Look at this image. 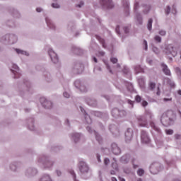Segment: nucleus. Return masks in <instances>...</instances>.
Here are the masks:
<instances>
[{
    "label": "nucleus",
    "mask_w": 181,
    "mask_h": 181,
    "mask_svg": "<svg viewBox=\"0 0 181 181\" xmlns=\"http://www.w3.org/2000/svg\"><path fill=\"white\" fill-rule=\"evenodd\" d=\"M122 4L124 8H126L127 13H129V11H128L129 8V2L128 1V0H123Z\"/></svg>",
    "instance_id": "nucleus-43"
},
{
    "label": "nucleus",
    "mask_w": 181,
    "mask_h": 181,
    "mask_svg": "<svg viewBox=\"0 0 181 181\" xmlns=\"http://www.w3.org/2000/svg\"><path fill=\"white\" fill-rule=\"evenodd\" d=\"M162 169H163V166H162V164L159 163H153L150 166V172L153 175H158Z\"/></svg>",
    "instance_id": "nucleus-8"
},
{
    "label": "nucleus",
    "mask_w": 181,
    "mask_h": 181,
    "mask_svg": "<svg viewBox=\"0 0 181 181\" xmlns=\"http://www.w3.org/2000/svg\"><path fill=\"white\" fill-rule=\"evenodd\" d=\"M111 114L114 118H124V117H127V111L124 110H119L117 107L112 110Z\"/></svg>",
    "instance_id": "nucleus-5"
},
{
    "label": "nucleus",
    "mask_w": 181,
    "mask_h": 181,
    "mask_svg": "<svg viewBox=\"0 0 181 181\" xmlns=\"http://www.w3.org/2000/svg\"><path fill=\"white\" fill-rule=\"evenodd\" d=\"M135 102L131 100H127V103L130 105V108H134V103Z\"/></svg>",
    "instance_id": "nucleus-59"
},
{
    "label": "nucleus",
    "mask_w": 181,
    "mask_h": 181,
    "mask_svg": "<svg viewBox=\"0 0 181 181\" xmlns=\"http://www.w3.org/2000/svg\"><path fill=\"white\" fill-rule=\"evenodd\" d=\"M112 167L115 169V170L118 172L119 168H118V164H117V163H112Z\"/></svg>",
    "instance_id": "nucleus-55"
},
{
    "label": "nucleus",
    "mask_w": 181,
    "mask_h": 181,
    "mask_svg": "<svg viewBox=\"0 0 181 181\" xmlns=\"http://www.w3.org/2000/svg\"><path fill=\"white\" fill-rule=\"evenodd\" d=\"M22 166H23V164L19 160L12 161L9 163L8 167L6 163H4V169H6V170H10V172H13V173H18Z\"/></svg>",
    "instance_id": "nucleus-3"
},
{
    "label": "nucleus",
    "mask_w": 181,
    "mask_h": 181,
    "mask_svg": "<svg viewBox=\"0 0 181 181\" xmlns=\"http://www.w3.org/2000/svg\"><path fill=\"white\" fill-rule=\"evenodd\" d=\"M11 71L14 74V78H19L21 77V70L19 69V66L15 64H11Z\"/></svg>",
    "instance_id": "nucleus-18"
},
{
    "label": "nucleus",
    "mask_w": 181,
    "mask_h": 181,
    "mask_svg": "<svg viewBox=\"0 0 181 181\" xmlns=\"http://www.w3.org/2000/svg\"><path fill=\"white\" fill-rule=\"evenodd\" d=\"M63 149V146H52V151L54 152H59V151Z\"/></svg>",
    "instance_id": "nucleus-46"
},
{
    "label": "nucleus",
    "mask_w": 181,
    "mask_h": 181,
    "mask_svg": "<svg viewBox=\"0 0 181 181\" xmlns=\"http://www.w3.org/2000/svg\"><path fill=\"white\" fill-rule=\"evenodd\" d=\"M45 22L49 29H52V30H56V25L53 23V21L49 18H45Z\"/></svg>",
    "instance_id": "nucleus-26"
},
{
    "label": "nucleus",
    "mask_w": 181,
    "mask_h": 181,
    "mask_svg": "<svg viewBox=\"0 0 181 181\" xmlns=\"http://www.w3.org/2000/svg\"><path fill=\"white\" fill-rule=\"evenodd\" d=\"M91 114L92 115H94L95 117H98L100 118H103V116L104 115L103 112L98 111H92Z\"/></svg>",
    "instance_id": "nucleus-41"
},
{
    "label": "nucleus",
    "mask_w": 181,
    "mask_h": 181,
    "mask_svg": "<svg viewBox=\"0 0 181 181\" xmlns=\"http://www.w3.org/2000/svg\"><path fill=\"white\" fill-rule=\"evenodd\" d=\"M40 102L42 107L46 110H50L53 107V103L50 100H47L46 98H40Z\"/></svg>",
    "instance_id": "nucleus-16"
},
{
    "label": "nucleus",
    "mask_w": 181,
    "mask_h": 181,
    "mask_svg": "<svg viewBox=\"0 0 181 181\" xmlns=\"http://www.w3.org/2000/svg\"><path fill=\"white\" fill-rule=\"evenodd\" d=\"M134 71L136 74H139V73H144V69L141 67V65H136L134 66Z\"/></svg>",
    "instance_id": "nucleus-38"
},
{
    "label": "nucleus",
    "mask_w": 181,
    "mask_h": 181,
    "mask_svg": "<svg viewBox=\"0 0 181 181\" xmlns=\"http://www.w3.org/2000/svg\"><path fill=\"white\" fill-rule=\"evenodd\" d=\"M162 71L165 74V76H172V74L170 73V69H169V67H168V65H166L165 63H161L160 64Z\"/></svg>",
    "instance_id": "nucleus-27"
},
{
    "label": "nucleus",
    "mask_w": 181,
    "mask_h": 181,
    "mask_svg": "<svg viewBox=\"0 0 181 181\" xmlns=\"http://www.w3.org/2000/svg\"><path fill=\"white\" fill-rule=\"evenodd\" d=\"M137 122L139 127H148V119H146V116L141 115L137 117Z\"/></svg>",
    "instance_id": "nucleus-14"
},
{
    "label": "nucleus",
    "mask_w": 181,
    "mask_h": 181,
    "mask_svg": "<svg viewBox=\"0 0 181 181\" xmlns=\"http://www.w3.org/2000/svg\"><path fill=\"white\" fill-rule=\"evenodd\" d=\"M163 52L167 56H170V54H171L173 57L177 56V49L171 44L165 45Z\"/></svg>",
    "instance_id": "nucleus-4"
},
{
    "label": "nucleus",
    "mask_w": 181,
    "mask_h": 181,
    "mask_svg": "<svg viewBox=\"0 0 181 181\" xmlns=\"http://www.w3.org/2000/svg\"><path fill=\"white\" fill-rule=\"evenodd\" d=\"M16 52L18 54H23L25 56H29V52L22 49H16Z\"/></svg>",
    "instance_id": "nucleus-42"
},
{
    "label": "nucleus",
    "mask_w": 181,
    "mask_h": 181,
    "mask_svg": "<svg viewBox=\"0 0 181 181\" xmlns=\"http://www.w3.org/2000/svg\"><path fill=\"white\" fill-rule=\"evenodd\" d=\"M104 63L106 66V68L107 70H109V72L112 74V70H111V66H110V64H108V62L107 61H104Z\"/></svg>",
    "instance_id": "nucleus-53"
},
{
    "label": "nucleus",
    "mask_w": 181,
    "mask_h": 181,
    "mask_svg": "<svg viewBox=\"0 0 181 181\" xmlns=\"http://www.w3.org/2000/svg\"><path fill=\"white\" fill-rule=\"evenodd\" d=\"M67 29H68L69 32H74V29H75L74 23H73V22H69V23H68Z\"/></svg>",
    "instance_id": "nucleus-40"
},
{
    "label": "nucleus",
    "mask_w": 181,
    "mask_h": 181,
    "mask_svg": "<svg viewBox=\"0 0 181 181\" xmlns=\"http://www.w3.org/2000/svg\"><path fill=\"white\" fill-rule=\"evenodd\" d=\"M10 45H13L18 42V36L15 34H8Z\"/></svg>",
    "instance_id": "nucleus-32"
},
{
    "label": "nucleus",
    "mask_w": 181,
    "mask_h": 181,
    "mask_svg": "<svg viewBox=\"0 0 181 181\" xmlns=\"http://www.w3.org/2000/svg\"><path fill=\"white\" fill-rule=\"evenodd\" d=\"M76 8H82L84 6V1H80L78 4L76 5Z\"/></svg>",
    "instance_id": "nucleus-62"
},
{
    "label": "nucleus",
    "mask_w": 181,
    "mask_h": 181,
    "mask_svg": "<svg viewBox=\"0 0 181 181\" xmlns=\"http://www.w3.org/2000/svg\"><path fill=\"white\" fill-rule=\"evenodd\" d=\"M173 117L175 115L172 111H168L165 113H163L160 118V122L164 127H169L173 124Z\"/></svg>",
    "instance_id": "nucleus-2"
},
{
    "label": "nucleus",
    "mask_w": 181,
    "mask_h": 181,
    "mask_svg": "<svg viewBox=\"0 0 181 181\" xmlns=\"http://www.w3.org/2000/svg\"><path fill=\"white\" fill-rule=\"evenodd\" d=\"M154 42H156V43H162V37L159 35H156L154 37Z\"/></svg>",
    "instance_id": "nucleus-48"
},
{
    "label": "nucleus",
    "mask_w": 181,
    "mask_h": 181,
    "mask_svg": "<svg viewBox=\"0 0 181 181\" xmlns=\"http://www.w3.org/2000/svg\"><path fill=\"white\" fill-rule=\"evenodd\" d=\"M100 4L103 9H112L114 8L112 0H100Z\"/></svg>",
    "instance_id": "nucleus-12"
},
{
    "label": "nucleus",
    "mask_w": 181,
    "mask_h": 181,
    "mask_svg": "<svg viewBox=\"0 0 181 181\" xmlns=\"http://www.w3.org/2000/svg\"><path fill=\"white\" fill-rule=\"evenodd\" d=\"M136 19L139 25H142L143 19H142V15H141V13H136Z\"/></svg>",
    "instance_id": "nucleus-39"
},
{
    "label": "nucleus",
    "mask_w": 181,
    "mask_h": 181,
    "mask_svg": "<svg viewBox=\"0 0 181 181\" xmlns=\"http://www.w3.org/2000/svg\"><path fill=\"white\" fill-rule=\"evenodd\" d=\"M9 13L11 14V16L13 18H21V13H19V11H18L16 8H14L13 7H11L8 9Z\"/></svg>",
    "instance_id": "nucleus-28"
},
{
    "label": "nucleus",
    "mask_w": 181,
    "mask_h": 181,
    "mask_svg": "<svg viewBox=\"0 0 181 181\" xmlns=\"http://www.w3.org/2000/svg\"><path fill=\"white\" fill-rule=\"evenodd\" d=\"M142 6L144 8L143 13H144V15H148L149 13V11H151V5L143 4Z\"/></svg>",
    "instance_id": "nucleus-35"
},
{
    "label": "nucleus",
    "mask_w": 181,
    "mask_h": 181,
    "mask_svg": "<svg viewBox=\"0 0 181 181\" xmlns=\"http://www.w3.org/2000/svg\"><path fill=\"white\" fill-rule=\"evenodd\" d=\"M152 23H153V20L152 18H150L148 21V23H147V28L148 30H149L151 32V30H152Z\"/></svg>",
    "instance_id": "nucleus-44"
},
{
    "label": "nucleus",
    "mask_w": 181,
    "mask_h": 181,
    "mask_svg": "<svg viewBox=\"0 0 181 181\" xmlns=\"http://www.w3.org/2000/svg\"><path fill=\"white\" fill-rule=\"evenodd\" d=\"M43 76L45 80L47 81V83H50L53 80V78L52 77V74L49 73L48 71H45L43 72Z\"/></svg>",
    "instance_id": "nucleus-33"
},
{
    "label": "nucleus",
    "mask_w": 181,
    "mask_h": 181,
    "mask_svg": "<svg viewBox=\"0 0 181 181\" xmlns=\"http://www.w3.org/2000/svg\"><path fill=\"white\" fill-rule=\"evenodd\" d=\"M138 83H139V87H141V88H144L145 87V78L140 77L138 78Z\"/></svg>",
    "instance_id": "nucleus-37"
},
{
    "label": "nucleus",
    "mask_w": 181,
    "mask_h": 181,
    "mask_svg": "<svg viewBox=\"0 0 181 181\" xmlns=\"http://www.w3.org/2000/svg\"><path fill=\"white\" fill-rule=\"evenodd\" d=\"M0 42L4 45H11L9 41V34H6V35L1 37Z\"/></svg>",
    "instance_id": "nucleus-31"
},
{
    "label": "nucleus",
    "mask_w": 181,
    "mask_h": 181,
    "mask_svg": "<svg viewBox=\"0 0 181 181\" xmlns=\"http://www.w3.org/2000/svg\"><path fill=\"white\" fill-rule=\"evenodd\" d=\"M165 134L167 135H173V129H166Z\"/></svg>",
    "instance_id": "nucleus-58"
},
{
    "label": "nucleus",
    "mask_w": 181,
    "mask_h": 181,
    "mask_svg": "<svg viewBox=\"0 0 181 181\" xmlns=\"http://www.w3.org/2000/svg\"><path fill=\"white\" fill-rule=\"evenodd\" d=\"M124 86L127 87L128 91H129L130 93H132V91H134V85H132V83L124 81Z\"/></svg>",
    "instance_id": "nucleus-34"
},
{
    "label": "nucleus",
    "mask_w": 181,
    "mask_h": 181,
    "mask_svg": "<svg viewBox=\"0 0 181 181\" xmlns=\"http://www.w3.org/2000/svg\"><path fill=\"white\" fill-rule=\"evenodd\" d=\"M144 174H145V170H144V169L139 168V169L137 170V175H138V176H144Z\"/></svg>",
    "instance_id": "nucleus-51"
},
{
    "label": "nucleus",
    "mask_w": 181,
    "mask_h": 181,
    "mask_svg": "<svg viewBox=\"0 0 181 181\" xmlns=\"http://www.w3.org/2000/svg\"><path fill=\"white\" fill-rule=\"evenodd\" d=\"M111 150L114 155H121V148L118 146L117 143H112L111 144Z\"/></svg>",
    "instance_id": "nucleus-22"
},
{
    "label": "nucleus",
    "mask_w": 181,
    "mask_h": 181,
    "mask_svg": "<svg viewBox=\"0 0 181 181\" xmlns=\"http://www.w3.org/2000/svg\"><path fill=\"white\" fill-rule=\"evenodd\" d=\"M74 86L77 90H79L81 93H87V91H88V88H87L84 82L81 81L80 79L76 80L74 83Z\"/></svg>",
    "instance_id": "nucleus-6"
},
{
    "label": "nucleus",
    "mask_w": 181,
    "mask_h": 181,
    "mask_svg": "<svg viewBox=\"0 0 181 181\" xmlns=\"http://www.w3.org/2000/svg\"><path fill=\"white\" fill-rule=\"evenodd\" d=\"M135 100L136 103H141V101H142V98H141L139 95H137L135 96Z\"/></svg>",
    "instance_id": "nucleus-56"
},
{
    "label": "nucleus",
    "mask_w": 181,
    "mask_h": 181,
    "mask_svg": "<svg viewBox=\"0 0 181 181\" xmlns=\"http://www.w3.org/2000/svg\"><path fill=\"white\" fill-rule=\"evenodd\" d=\"M80 108H81V112H83L84 115V118L86 124H91L93 121L91 120V117H90L88 113H87V112H86V110H84V108H83L82 107H81Z\"/></svg>",
    "instance_id": "nucleus-25"
},
{
    "label": "nucleus",
    "mask_w": 181,
    "mask_h": 181,
    "mask_svg": "<svg viewBox=\"0 0 181 181\" xmlns=\"http://www.w3.org/2000/svg\"><path fill=\"white\" fill-rule=\"evenodd\" d=\"M97 39L99 40L100 43H101L103 47H104V49H106L107 45L105 44V40L100 37H98Z\"/></svg>",
    "instance_id": "nucleus-45"
},
{
    "label": "nucleus",
    "mask_w": 181,
    "mask_h": 181,
    "mask_svg": "<svg viewBox=\"0 0 181 181\" xmlns=\"http://www.w3.org/2000/svg\"><path fill=\"white\" fill-rule=\"evenodd\" d=\"M171 9L172 8L170 7V6H167L166 8L165 9V13L167 16L169 15V13H170Z\"/></svg>",
    "instance_id": "nucleus-54"
},
{
    "label": "nucleus",
    "mask_w": 181,
    "mask_h": 181,
    "mask_svg": "<svg viewBox=\"0 0 181 181\" xmlns=\"http://www.w3.org/2000/svg\"><path fill=\"white\" fill-rule=\"evenodd\" d=\"M86 104L90 107H97V100L94 98H87L86 99Z\"/></svg>",
    "instance_id": "nucleus-29"
},
{
    "label": "nucleus",
    "mask_w": 181,
    "mask_h": 181,
    "mask_svg": "<svg viewBox=\"0 0 181 181\" xmlns=\"http://www.w3.org/2000/svg\"><path fill=\"white\" fill-rule=\"evenodd\" d=\"M27 127L30 131H35V119L33 117H30L27 119Z\"/></svg>",
    "instance_id": "nucleus-23"
},
{
    "label": "nucleus",
    "mask_w": 181,
    "mask_h": 181,
    "mask_svg": "<svg viewBox=\"0 0 181 181\" xmlns=\"http://www.w3.org/2000/svg\"><path fill=\"white\" fill-rule=\"evenodd\" d=\"M110 164V158H105L104 159V165H105V166L108 165Z\"/></svg>",
    "instance_id": "nucleus-60"
},
{
    "label": "nucleus",
    "mask_w": 181,
    "mask_h": 181,
    "mask_svg": "<svg viewBox=\"0 0 181 181\" xmlns=\"http://www.w3.org/2000/svg\"><path fill=\"white\" fill-rule=\"evenodd\" d=\"M124 74H129V69L127 66H124L123 69Z\"/></svg>",
    "instance_id": "nucleus-57"
},
{
    "label": "nucleus",
    "mask_w": 181,
    "mask_h": 181,
    "mask_svg": "<svg viewBox=\"0 0 181 181\" xmlns=\"http://www.w3.org/2000/svg\"><path fill=\"white\" fill-rule=\"evenodd\" d=\"M52 8H54V9H60L61 6L59 4V3H52L51 4Z\"/></svg>",
    "instance_id": "nucleus-50"
},
{
    "label": "nucleus",
    "mask_w": 181,
    "mask_h": 181,
    "mask_svg": "<svg viewBox=\"0 0 181 181\" xmlns=\"http://www.w3.org/2000/svg\"><path fill=\"white\" fill-rule=\"evenodd\" d=\"M110 62L113 63V64H115L116 63H117L118 59L117 58L112 57L110 58Z\"/></svg>",
    "instance_id": "nucleus-61"
},
{
    "label": "nucleus",
    "mask_w": 181,
    "mask_h": 181,
    "mask_svg": "<svg viewBox=\"0 0 181 181\" xmlns=\"http://www.w3.org/2000/svg\"><path fill=\"white\" fill-rule=\"evenodd\" d=\"M37 173H39V170L35 167H29L24 171V174L26 177H35Z\"/></svg>",
    "instance_id": "nucleus-7"
},
{
    "label": "nucleus",
    "mask_w": 181,
    "mask_h": 181,
    "mask_svg": "<svg viewBox=\"0 0 181 181\" xmlns=\"http://www.w3.org/2000/svg\"><path fill=\"white\" fill-rule=\"evenodd\" d=\"M109 130L112 134L113 136H119V129L115 124H110Z\"/></svg>",
    "instance_id": "nucleus-20"
},
{
    "label": "nucleus",
    "mask_w": 181,
    "mask_h": 181,
    "mask_svg": "<svg viewBox=\"0 0 181 181\" xmlns=\"http://www.w3.org/2000/svg\"><path fill=\"white\" fill-rule=\"evenodd\" d=\"M37 162L38 163H41L44 169H47L48 170H52V169H53V165H54V161L50 160L49 156L45 154L38 156Z\"/></svg>",
    "instance_id": "nucleus-1"
},
{
    "label": "nucleus",
    "mask_w": 181,
    "mask_h": 181,
    "mask_svg": "<svg viewBox=\"0 0 181 181\" xmlns=\"http://www.w3.org/2000/svg\"><path fill=\"white\" fill-rule=\"evenodd\" d=\"M79 170L82 175H87L90 172V167L86 161H80L78 165Z\"/></svg>",
    "instance_id": "nucleus-11"
},
{
    "label": "nucleus",
    "mask_w": 181,
    "mask_h": 181,
    "mask_svg": "<svg viewBox=\"0 0 181 181\" xmlns=\"http://www.w3.org/2000/svg\"><path fill=\"white\" fill-rule=\"evenodd\" d=\"M48 54L54 64H57V63H59V57H57V54H56L52 48L48 49Z\"/></svg>",
    "instance_id": "nucleus-15"
},
{
    "label": "nucleus",
    "mask_w": 181,
    "mask_h": 181,
    "mask_svg": "<svg viewBox=\"0 0 181 181\" xmlns=\"http://www.w3.org/2000/svg\"><path fill=\"white\" fill-rule=\"evenodd\" d=\"M148 86H149L150 90H155V88L156 87V83H155L154 82H149Z\"/></svg>",
    "instance_id": "nucleus-49"
},
{
    "label": "nucleus",
    "mask_w": 181,
    "mask_h": 181,
    "mask_svg": "<svg viewBox=\"0 0 181 181\" xmlns=\"http://www.w3.org/2000/svg\"><path fill=\"white\" fill-rule=\"evenodd\" d=\"M141 141L142 144H149L151 142L149 134H148L145 130L141 131Z\"/></svg>",
    "instance_id": "nucleus-17"
},
{
    "label": "nucleus",
    "mask_w": 181,
    "mask_h": 181,
    "mask_svg": "<svg viewBox=\"0 0 181 181\" xmlns=\"http://www.w3.org/2000/svg\"><path fill=\"white\" fill-rule=\"evenodd\" d=\"M71 50L73 52V53H74V54H83V53H84V50H83V49L80 48L79 47H77L76 45L72 46Z\"/></svg>",
    "instance_id": "nucleus-30"
},
{
    "label": "nucleus",
    "mask_w": 181,
    "mask_h": 181,
    "mask_svg": "<svg viewBox=\"0 0 181 181\" xmlns=\"http://www.w3.org/2000/svg\"><path fill=\"white\" fill-rule=\"evenodd\" d=\"M86 130L89 134H93L94 136L95 137L96 141L98 142V144H103V137L98 132H97L95 130H93L90 127H87Z\"/></svg>",
    "instance_id": "nucleus-13"
},
{
    "label": "nucleus",
    "mask_w": 181,
    "mask_h": 181,
    "mask_svg": "<svg viewBox=\"0 0 181 181\" xmlns=\"http://www.w3.org/2000/svg\"><path fill=\"white\" fill-rule=\"evenodd\" d=\"M134 136V131L131 128H128L127 132H125V141L127 144H129L131 141H132V138Z\"/></svg>",
    "instance_id": "nucleus-19"
},
{
    "label": "nucleus",
    "mask_w": 181,
    "mask_h": 181,
    "mask_svg": "<svg viewBox=\"0 0 181 181\" xmlns=\"http://www.w3.org/2000/svg\"><path fill=\"white\" fill-rule=\"evenodd\" d=\"M158 33L160 36H166V31L163 30H160Z\"/></svg>",
    "instance_id": "nucleus-63"
},
{
    "label": "nucleus",
    "mask_w": 181,
    "mask_h": 181,
    "mask_svg": "<svg viewBox=\"0 0 181 181\" xmlns=\"http://www.w3.org/2000/svg\"><path fill=\"white\" fill-rule=\"evenodd\" d=\"M6 26H8V28H16V24L15 23V21H13L12 20H7L6 21Z\"/></svg>",
    "instance_id": "nucleus-36"
},
{
    "label": "nucleus",
    "mask_w": 181,
    "mask_h": 181,
    "mask_svg": "<svg viewBox=\"0 0 181 181\" xmlns=\"http://www.w3.org/2000/svg\"><path fill=\"white\" fill-rule=\"evenodd\" d=\"M168 84H169V86H170V87L172 88H174L176 86L175 81L170 80V78L168 79Z\"/></svg>",
    "instance_id": "nucleus-52"
},
{
    "label": "nucleus",
    "mask_w": 181,
    "mask_h": 181,
    "mask_svg": "<svg viewBox=\"0 0 181 181\" xmlns=\"http://www.w3.org/2000/svg\"><path fill=\"white\" fill-rule=\"evenodd\" d=\"M172 13L173 15H176V6L173 5L171 10Z\"/></svg>",
    "instance_id": "nucleus-64"
},
{
    "label": "nucleus",
    "mask_w": 181,
    "mask_h": 181,
    "mask_svg": "<svg viewBox=\"0 0 181 181\" xmlns=\"http://www.w3.org/2000/svg\"><path fill=\"white\" fill-rule=\"evenodd\" d=\"M71 139L74 144H78L79 142H84V135L81 133H72L71 134Z\"/></svg>",
    "instance_id": "nucleus-10"
},
{
    "label": "nucleus",
    "mask_w": 181,
    "mask_h": 181,
    "mask_svg": "<svg viewBox=\"0 0 181 181\" xmlns=\"http://www.w3.org/2000/svg\"><path fill=\"white\" fill-rule=\"evenodd\" d=\"M129 160H131V154L129 153H126L119 158V162L123 165L129 163Z\"/></svg>",
    "instance_id": "nucleus-21"
},
{
    "label": "nucleus",
    "mask_w": 181,
    "mask_h": 181,
    "mask_svg": "<svg viewBox=\"0 0 181 181\" xmlns=\"http://www.w3.org/2000/svg\"><path fill=\"white\" fill-rule=\"evenodd\" d=\"M23 87H27V88H29L30 87V82L28 79H25L23 81V83L22 85Z\"/></svg>",
    "instance_id": "nucleus-47"
},
{
    "label": "nucleus",
    "mask_w": 181,
    "mask_h": 181,
    "mask_svg": "<svg viewBox=\"0 0 181 181\" xmlns=\"http://www.w3.org/2000/svg\"><path fill=\"white\" fill-rule=\"evenodd\" d=\"M149 125L151 129L157 132V134L162 133V130H160V128H159V127H158V124H156V123H155L153 121H150Z\"/></svg>",
    "instance_id": "nucleus-24"
},
{
    "label": "nucleus",
    "mask_w": 181,
    "mask_h": 181,
    "mask_svg": "<svg viewBox=\"0 0 181 181\" xmlns=\"http://www.w3.org/2000/svg\"><path fill=\"white\" fill-rule=\"evenodd\" d=\"M83 71H84V64L80 62L74 64L72 67V73H74V74H81Z\"/></svg>",
    "instance_id": "nucleus-9"
}]
</instances>
